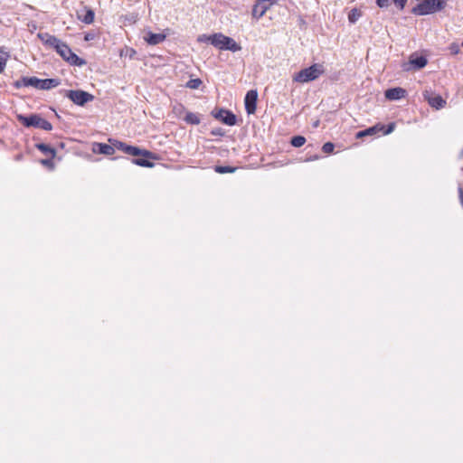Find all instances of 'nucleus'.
<instances>
[{"mask_svg":"<svg viewBox=\"0 0 463 463\" xmlns=\"http://www.w3.org/2000/svg\"><path fill=\"white\" fill-rule=\"evenodd\" d=\"M109 141L111 143V145L95 143L93 145V152L106 156H111L115 153V149H118L132 156H142L133 158L131 163L134 165L148 168H151L155 165V164L150 161V159L156 158V156L153 152L139 148L138 146L128 145L116 139L110 138Z\"/></svg>","mask_w":463,"mask_h":463,"instance_id":"1","label":"nucleus"},{"mask_svg":"<svg viewBox=\"0 0 463 463\" xmlns=\"http://www.w3.org/2000/svg\"><path fill=\"white\" fill-rule=\"evenodd\" d=\"M207 40L214 47L220 50H228L231 52H239L241 50V46L237 43L232 38L222 34V33H213L207 37Z\"/></svg>","mask_w":463,"mask_h":463,"instance_id":"2","label":"nucleus"},{"mask_svg":"<svg viewBox=\"0 0 463 463\" xmlns=\"http://www.w3.org/2000/svg\"><path fill=\"white\" fill-rule=\"evenodd\" d=\"M324 72V66L320 63H315L295 73L293 80L299 83H307L318 79Z\"/></svg>","mask_w":463,"mask_h":463,"instance_id":"3","label":"nucleus"},{"mask_svg":"<svg viewBox=\"0 0 463 463\" xmlns=\"http://www.w3.org/2000/svg\"><path fill=\"white\" fill-rule=\"evenodd\" d=\"M448 0H424L411 9L415 15H426L441 11L445 8Z\"/></svg>","mask_w":463,"mask_h":463,"instance_id":"4","label":"nucleus"},{"mask_svg":"<svg viewBox=\"0 0 463 463\" xmlns=\"http://www.w3.org/2000/svg\"><path fill=\"white\" fill-rule=\"evenodd\" d=\"M53 49L60 54V56L69 62L71 65L82 66L86 64L85 60L80 58L75 54L71 49L64 42L58 40V43L54 45Z\"/></svg>","mask_w":463,"mask_h":463,"instance_id":"5","label":"nucleus"},{"mask_svg":"<svg viewBox=\"0 0 463 463\" xmlns=\"http://www.w3.org/2000/svg\"><path fill=\"white\" fill-rule=\"evenodd\" d=\"M65 97L70 99L74 104L78 106H84L87 102L92 101L94 96L87 91L77 90H61Z\"/></svg>","mask_w":463,"mask_h":463,"instance_id":"6","label":"nucleus"},{"mask_svg":"<svg viewBox=\"0 0 463 463\" xmlns=\"http://www.w3.org/2000/svg\"><path fill=\"white\" fill-rule=\"evenodd\" d=\"M61 84L59 79H38L31 76V87L37 90H49L58 87Z\"/></svg>","mask_w":463,"mask_h":463,"instance_id":"7","label":"nucleus"},{"mask_svg":"<svg viewBox=\"0 0 463 463\" xmlns=\"http://www.w3.org/2000/svg\"><path fill=\"white\" fill-rule=\"evenodd\" d=\"M428 63L427 59L424 56L411 55L408 62H404L402 67L404 71L411 70L417 71L424 68Z\"/></svg>","mask_w":463,"mask_h":463,"instance_id":"8","label":"nucleus"},{"mask_svg":"<svg viewBox=\"0 0 463 463\" xmlns=\"http://www.w3.org/2000/svg\"><path fill=\"white\" fill-rule=\"evenodd\" d=\"M425 100L428 101L429 105L436 109L444 108L446 100L440 95H435L431 90H425L422 93Z\"/></svg>","mask_w":463,"mask_h":463,"instance_id":"9","label":"nucleus"},{"mask_svg":"<svg viewBox=\"0 0 463 463\" xmlns=\"http://www.w3.org/2000/svg\"><path fill=\"white\" fill-rule=\"evenodd\" d=\"M212 114L216 119L222 121L223 124H226L228 126L236 125V116L230 110H227L225 109H220L216 112L213 111Z\"/></svg>","mask_w":463,"mask_h":463,"instance_id":"10","label":"nucleus"},{"mask_svg":"<svg viewBox=\"0 0 463 463\" xmlns=\"http://www.w3.org/2000/svg\"><path fill=\"white\" fill-rule=\"evenodd\" d=\"M257 99H258V92L256 90H250L247 92L244 103H245V109L248 114H253L256 111V106H257Z\"/></svg>","mask_w":463,"mask_h":463,"instance_id":"11","label":"nucleus"},{"mask_svg":"<svg viewBox=\"0 0 463 463\" xmlns=\"http://www.w3.org/2000/svg\"><path fill=\"white\" fill-rule=\"evenodd\" d=\"M31 127L38 128L47 131L52 129V125L38 114H31Z\"/></svg>","mask_w":463,"mask_h":463,"instance_id":"12","label":"nucleus"},{"mask_svg":"<svg viewBox=\"0 0 463 463\" xmlns=\"http://www.w3.org/2000/svg\"><path fill=\"white\" fill-rule=\"evenodd\" d=\"M407 91L401 88V87H397V88H392V89H388L384 95H385V98L389 100H398V99H401L402 98L405 97Z\"/></svg>","mask_w":463,"mask_h":463,"instance_id":"13","label":"nucleus"},{"mask_svg":"<svg viewBox=\"0 0 463 463\" xmlns=\"http://www.w3.org/2000/svg\"><path fill=\"white\" fill-rule=\"evenodd\" d=\"M383 128H384L383 125L376 124L375 126H373L364 130L357 132L355 136H356V138H362V137H367V136H375L379 132H381Z\"/></svg>","mask_w":463,"mask_h":463,"instance_id":"14","label":"nucleus"},{"mask_svg":"<svg viewBox=\"0 0 463 463\" xmlns=\"http://www.w3.org/2000/svg\"><path fill=\"white\" fill-rule=\"evenodd\" d=\"M269 6L270 5H262V3L256 2L252 8V16L259 20L266 14V12L269 9Z\"/></svg>","mask_w":463,"mask_h":463,"instance_id":"15","label":"nucleus"},{"mask_svg":"<svg viewBox=\"0 0 463 463\" xmlns=\"http://www.w3.org/2000/svg\"><path fill=\"white\" fill-rule=\"evenodd\" d=\"M165 39V35L163 33H154L152 32H148L145 36L146 42L150 45H156L160 43L164 42Z\"/></svg>","mask_w":463,"mask_h":463,"instance_id":"16","label":"nucleus"},{"mask_svg":"<svg viewBox=\"0 0 463 463\" xmlns=\"http://www.w3.org/2000/svg\"><path fill=\"white\" fill-rule=\"evenodd\" d=\"M37 36L41 39V41L44 44H46L47 46H49L51 48H53L54 45L58 43L59 39L53 35L47 33H38Z\"/></svg>","mask_w":463,"mask_h":463,"instance_id":"17","label":"nucleus"},{"mask_svg":"<svg viewBox=\"0 0 463 463\" xmlns=\"http://www.w3.org/2000/svg\"><path fill=\"white\" fill-rule=\"evenodd\" d=\"M35 147L38 148L45 156L55 157L56 150L50 145L38 143L35 144Z\"/></svg>","mask_w":463,"mask_h":463,"instance_id":"18","label":"nucleus"},{"mask_svg":"<svg viewBox=\"0 0 463 463\" xmlns=\"http://www.w3.org/2000/svg\"><path fill=\"white\" fill-rule=\"evenodd\" d=\"M78 18L86 24H90L94 22L95 13L92 9H88L83 16L78 15Z\"/></svg>","mask_w":463,"mask_h":463,"instance_id":"19","label":"nucleus"},{"mask_svg":"<svg viewBox=\"0 0 463 463\" xmlns=\"http://www.w3.org/2000/svg\"><path fill=\"white\" fill-rule=\"evenodd\" d=\"M184 120L192 125H198L201 122L200 118L193 112H188L185 115Z\"/></svg>","mask_w":463,"mask_h":463,"instance_id":"20","label":"nucleus"},{"mask_svg":"<svg viewBox=\"0 0 463 463\" xmlns=\"http://www.w3.org/2000/svg\"><path fill=\"white\" fill-rule=\"evenodd\" d=\"M54 157L46 156V158L39 159L38 162L49 170L54 169Z\"/></svg>","mask_w":463,"mask_h":463,"instance_id":"21","label":"nucleus"},{"mask_svg":"<svg viewBox=\"0 0 463 463\" xmlns=\"http://www.w3.org/2000/svg\"><path fill=\"white\" fill-rule=\"evenodd\" d=\"M305 143H306V138L303 136H295L290 140V144L294 147H300Z\"/></svg>","mask_w":463,"mask_h":463,"instance_id":"22","label":"nucleus"},{"mask_svg":"<svg viewBox=\"0 0 463 463\" xmlns=\"http://www.w3.org/2000/svg\"><path fill=\"white\" fill-rule=\"evenodd\" d=\"M361 11H359L356 8H354L350 11L348 14V20L351 24H354L361 17Z\"/></svg>","mask_w":463,"mask_h":463,"instance_id":"23","label":"nucleus"},{"mask_svg":"<svg viewBox=\"0 0 463 463\" xmlns=\"http://www.w3.org/2000/svg\"><path fill=\"white\" fill-rule=\"evenodd\" d=\"M236 170L235 167L232 166H222L217 165L215 166V172L219 174H226V173H233Z\"/></svg>","mask_w":463,"mask_h":463,"instance_id":"24","label":"nucleus"},{"mask_svg":"<svg viewBox=\"0 0 463 463\" xmlns=\"http://www.w3.org/2000/svg\"><path fill=\"white\" fill-rule=\"evenodd\" d=\"M201 84H202V80L200 79H192L187 81L186 87L191 90H195V89H198Z\"/></svg>","mask_w":463,"mask_h":463,"instance_id":"25","label":"nucleus"},{"mask_svg":"<svg viewBox=\"0 0 463 463\" xmlns=\"http://www.w3.org/2000/svg\"><path fill=\"white\" fill-rule=\"evenodd\" d=\"M335 145L332 142H326L322 146V151L326 154H330L334 151Z\"/></svg>","mask_w":463,"mask_h":463,"instance_id":"26","label":"nucleus"},{"mask_svg":"<svg viewBox=\"0 0 463 463\" xmlns=\"http://www.w3.org/2000/svg\"><path fill=\"white\" fill-rule=\"evenodd\" d=\"M449 50L450 51L451 54L453 55H456L458 53H459L460 52V47L458 43H452L449 46Z\"/></svg>","mask_w":463,"mask_h":463,"instance_id":"27","label":"nucleus"},{"mask_svg":"<svg viewBox=\"0 0 463 463\" xmlns=\"http://www.w3.org/2000/svg\"><path fill=\"white\" fill-rule=\"evenodd\" d=\"M18 120L26 128H29V116H17Z\"/></svg>","mask_w":463,"mask_h":463,"instance_id":"28","label":"nucleus"},{"mask_svg":"<svg viewBox=\"0 0 463 463\" xmlns=\"http://www.w3.org/2000/svg\"><path fill=\"white\" fill-rule=\"evenodd\" d=\"M395 128V124L394 123H390L387 128H383L381 132H383V135H388L390 133H392Z\"/></svg>","mask_w":463,"mask_h":463,"instance_id":"29","label":"nucleus"},{"mask_svg":"<svg viewBox=\"0 0 463 463\" xmlns=\"http://www.w3.org/2000/svg\"><path fill=\"white\" fill-rule=\"evenodd\" d=\"M376 4L379 7H388L390 5V0H376Z\"/></svg>","mask_w":463,"mask_h":463,"instance_id":"30","label":"nucleus"},{"mask_svg":"<svg viewBox=\"0 0 463 463\" xmlns=\"http://www.w3.org/2000/svg\"><path fill=\"white\" fill-rule=\"evenodd\" d=\"M392 1L399 7L400 10H402L407 3V0H392Z\"/></svg>","mask_w":463,"mask_h":463,"instance_id":"31","label":"nucleus"},{"mask_svg":"<svg viewBox=\"0 0 463 463\" xmlns=\"http://www.w3.org/2000/svg\"><path fill=\"white\" fill-rule=\"evenodd\" d=\"M8 57V53L4 50L0 49V61H5L6 63V58Z\"/></svg>","mask_w":463,"mask_h":463,"instance_id":"32","label":"nucleus"},{"mask_svg":"<svg viewBox=\"0 0 463 463\" xmlns=\"http://www.w3.org/2000/svg\"><path fill=\"white\" fill-rule=\"evenodd\" d=\"M212 134L213 136H222L223 135V131L221 128H215V129H213L212 130Z\"/></svg>","mask_w":463,"mask_h":463,"instance_id":"33","label":"nucleus"},{"mask_svg":"<svg viewBox=\"0 0 463 463\" xmlns=\"http://www.w3.org/2000/svg\"><path fill=\"white\" fill-rule=\"evenodd\" d=\"M22 86L28 87L29 86V78L24 77L21 80Z\"/></svg>","mask_w":463,"mask_h":463,"instance_id":"34","label":"nucleus"},{"mask_svg":"<svg viewBox=\"0 0 463 463\" xmlns=\"http://www.w3.org/2000/svg\"><path fill=\"white\" fill-rule=\"evenodd\" d=\"M207 37H209V35H206V34L200 35V36L198 37V42H206V41H207V42H209V41L207 40Z\"/></svg>","mask_w":463,"mask_h":463,"instance_id":"35","label":"nucleus"},{"mask_svg":"<svg viewBox=\"0 0 463 463\" xmlns=\"http://www.w3.org/2000/svg\"><path fill=\"white\" fill-rule=\"evenodd\" d=\"M278 0H256V2H259V3H263V2H269L270 5L274 3H276Z\"/></svg>","mask_w":463,"mask_h":463,"instance_id":"36","label":"nucleus"},{"mask_svg":"<svg viewBox=\"0 0 463 463\" xmlns=\"http://www.w3.org/2000/svg\"><path fill=\"white\" fill-rule=\"evenodd\" d=\"M5 70V61H0V73Z\"/></svg>","mask_w":463,"mask_h":463,"instance_id":"37","label":"nucleus"},{"mask_svg":"<svg viewBox=\"0 0 463 463\" xmlns=\"http://www.w3.org/2000/svg\"><path fill=\"white\" fill-rule=\"evenodd\" d=\"M14 85L16 88H20L22 87V82L20 80H17Z\"/></svg>","mask_w":463,"mask_h":463,"instance_id":"38","label":"nucleus"},{"mask_svg":"<svg viewBox=\"0 0 463 463\" xmlns=\"http://www.w3.org/2000/svg\"><path fill=\"white\" fill-rule=\"evenodd\" d=\"M91 39H92V36H91L90 34H87V35L85 36V40H86V41H89V40H91Z\"/></svg>","mask_w":463,"mask_h":463,"instance_id":"39","label":"nucleus"},{"mask_svg":"<svg viewBox=\"0 0 463 463\" xmlns=\"http://www.w3.org/2000/svg\"><path fill=\"white\" fill-rule=\"evenodd\" d=\"M21 155H17L16 159H20Z\"/></svg>","mask_w":463,"mask_h":463,"instance_id":"40","label":"nucleus"},{"mask_svg":"<svg viewBox=\"0 0 463 463\" xmlns=\"http://www.w3.org/2000/svg\"><path fill=\"white\" fill-rule=\"evenodd\" d=\"M462 46H463V42H462Z\"/></svg>","mask_w":463,"mask_h":463,"instance_id":"41","label":"nucleus"}]
</instances>
